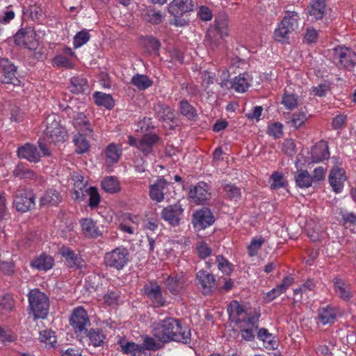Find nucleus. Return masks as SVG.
Listing matches in <instances>:
<instances>
[{
	"mask_svg": "<svg viewBox=\"0 0 356 356\" xmlns=\"http://www.w3.org/2000/svg\"><path fill=\"white\" fill-rule=\"evenodd\" d=\"M143 291L156 307H162L165 305V300L163 298L161 288L157 282H149L144 286Z\"/></svg>",
	"mask_w": 356,
	"mask_h": 356,
	"instance_id": "12",
	"label": "nucleus"
},
{
	"mask_svg": "<svg viewBox=\"0 0 356 356\" xmlns=\"http://www.w3.org/2000/svg\"><path fill=\"white\" fill-rule=\"evenodd\" d=\"M183 211L184 209L180 204L169 205L162 210L161 217L172 226H178L180 223V216Z\"/></svg>",
	"mask_w": 356,
	"mask_h": 356,
	"instance_id": "14",
	"label": "nucleus"
},
{
	"mask_svg": "<svg viewBox=\"0 0 356 356\" xmlns=\"http://www.w3.org/2000/svg\"><path fill=\"white\" fill-rule=\"evenodd\" d=\"M44 136L46 140L52 143H63L67 138L65 128L60 124L59 116L52 113L44 122Z\"/></svg>",
	"mask_w": 356,
	"mask_h": 356,
	"instance_id": "2",
	"label": "nucleus"
},
{
	"mask_svg": "<svg viewBox=\"0 0 356 356\" xmlns=\"http://www.w3.org/2000/svg\"><path fill=\"white\" fill-rule=\"evenodd\" d=\"M138 218L131 214H125L121 220L119 228L121 231L133 234L136 228V220Z\"/></svg>",
	"mask_w": 356,
	"mask_h": 356,
	"instance_id": "33",
	"label": "nucleus"
},
{
	"mask_svg": "<svg viewBox=\"0 0 356 356\" xmlns=\"http://www.w3.org/2000/svg\"><path fill=\"white\" fill-rule=\"evenodd\" d=\"M155 112L158 118L163 121L172 122L175 114L168 106L159 104L155 106Z\"/></svg>",
	"mask_w": 356,
	"mask_h": 356,
	"instance_id": "38",
	"label": "nucleus"
},
{
	"mask_svg": "<svg viewBox=\"0 0 356 356\" xmlns=\"http://www.w3.org/2000/svg\"><path fill=\"white\" fill-rule=\"evenodd\" d=\"M40 339L41 342L45 343V346L49 348L54 347L56 343L55 332L49 330L41 332L40 333Z\"/></svg>",
	"mask_w": 356,
	"mask_h": 356,
	"instance_id": "49",
	"label": "nucleus"
},
{
	"mask_svg": "<svg viewBox=\"0 0 356 356\" xmlns=\"http://www.w3.org/2000/svg\"><path fill=\"white\" fill-rule=\"evenodd\" d=\"M333 58L342 68L351 70L356 65V54L350 48L338 46L334 49Z\"/></svg>",
	"mask_w": 356,
	"mask_h": 356,
	"instance_id": "5",
	"label": "nucleus"
},
{
	"mask_svg": "<svg viewBox=\"0 0 356 356\" xmlns=\"http://www.w3.org/2000/svg\"><path fill=\"white\" fill-rule=\"evenodd\" d=\"M119 344L124 353H131L133 355H136L137 353L143 352V347L134 342L127 341L125 339H120Z\"/></svg>",
	"mask_w": 356,
	"mask_h": 356,
	"instance_id": "44",
	"label": "nucleus"
},
{
	"mask_svg": "<svg viewBox=\"0 0 356 356\" xmlns=\"http://www.w3.org/2000/svg\"><path fill=\"white\" fill-rule=\"evenodd\" d=\"M15 43L31 51H35L39 46V41L35 31L31 29H21L14 37Z\"/></svg>",
	"mask_w": 356,
	"mask_h": 356,
	"instance_id": "7",
	"label": "nucleus"
},
{
	"mask_svg": "<svg viewBox=\"0 0 356 356\" xmlns=\"http://www.w3.org/2000/svg\"><path fill=\"white\" fill-rule=\"evenodd\" d=\"M282 104L286 109L293 110L300 104V99L293 94L285 92L282 97Z\"/></svg>",
	"mask_w": 356,
	"mask_h": 356,
	"instance_id": "47",
	"label": "nucleus"
},
{
	"mask_svg": "<svg viewBox=\"0 0 356 356\" xmlns=\"http://www.w3.org/2000/svg\"><path fill=\"white\" fill-rule=\"evenodd\" d=\"M131 83L140 90H145L152 85V81L146 75L137 74L131 80Z\"/></svg>",
	"mask_w": 356,
	"mask_h": 356,
	"instance_id": "41",
	"label": "nucleus"
},
{
	"mask_svg": "<svg viewBox=\"0 0 356 356\" xmlns=\"http://www.w3.org/2000/svg\"><path fill=\"white\" fill-rule=\"evenodd\" d=\"M283 19H286V24L291 27V29L296 30L298 26L299 16L295 11H286Z\"/></svg>",
	"mask_w": 356,
	"mask_h": 356,
	"instance_id": "57",
	"label": "nucleus"
},
{
	"mask_svg": "<svg viewBox=\"0 0 356 356\" xmlns=\"http://www.w3.org/2000/svg\"><path fill=\"white\" fill-rule=\"evenodd\" d=\"M129 261V251L123 246L118 247L106 252L104 256L106 266L118 270H122L128 264Z\"/></svg>",
	"mask_w": 356,
	"mask_h": 356,
	"instance_id": "4",
	"label": "nucleus"
},
{
	"mask_svg": "<svg viewBox=\"0 0 356 356\" xmlns=\"http://www.w3.org/2000/svg\"><path fill=\"white\" fill-rule=\"evenodd\" d=\"M106 162L108 165L117 163L121 155V147L114 143L109 144L105 149Z\"/></svg>",
	"mask_w": 356,
	"mask_h": 356,
	"instance_id": "32",
	"label": "nucleus"
},
{
	"mask_svg": "<svg viewBox=\"0 0 356 356\" xmlns=\"http://www.w3.org/2000/svg\"><path fill=\"white\" fill-rule=\"evenodd\" d=\"M85 193H87L90 196L89 206L90 207H97L100 202V197L97 188L95 187H90Z\"/></svg>",
	"mask_w": 356,
	"mask_h": 356,
	"instance_id": "62",
	"label": "nucleus"
},
{
	"mask_svg": "<svg viewBox=\"0 0 356 356\" xmlns=\"http://www.w3.org/2000/svg\"><path fill=\"white\" fill-rule=\"evenodd\" d=\"M228 35V22L227 17L225 15L218 17L215 20V24L207 33V38L210 42L211 45L213 43L216 46V42L219 38Z\"/></svg>",
	"mask_w": 356,
	"mask_h": 356,
	"instance_id": "8",
	"label": "nucleus"
},
{
	"mask_svg": "<svg viewBox=\"0 0 356 356\" xmlns=\"http://www.w3.org/2000/svg\"><path fill=\"white\" fill-rule=\"evenodd\" d=\"M196 250L199 257L202 259H205L211 254L212 250L208 244L202 241L197 244Z\"/></svg>",
	"mask_w": 356,
	"mask_h": 356,
	"instance_id": "60",
	"label": "nucleus"
},
{
	"mask_svg": "<svg viewBox=\"0 0 356 356\" xmlns=\"http://www.w3.org/2000/svg\"><path fill=\"white\" fill-rule=\"evenodd\" d=\"M54 264V260L52 257L45 253L41 254L40 256L33 259L31 263V266L39 270H48L51 269Z\"/></svg>",
	"mask_w": 356,
	"mask_h": 356,
	"instance_id": "30",
	"label": "nucleus"
},
{
	"mask_svg": "<svg viewBox=\"0 0 356 356\" xmlns=\"http://www.w3.org/2000/svg\"><path fill=\"white\" fill-rule=\"evenodd\" d=\"M102 188L107 193H115L120 191L118 180L114 177H107L102 181Z\"/></svg>",
	"mask_w": 356,
	"mask_h": 356,
	"instance_id": "43",
	"label": "nucleus"
},
{
	"mask_svg": "<svg viewBox=\"0 0 356 356\" xmlns=\"http://www.w3.org/2000/svg\"><path fill=\"white\" fill-rule=\"evenodd\" d=\"M88 337L90 341V343L94 346H100L104 339L105 336L102 333V332L99 329H91L88 333Z\"/></svg>",
	"mask_w": 356,
	"mask_h": 356,
	"instance_id": "48",
	"label": "nucleus"
},
{
	"mask_svg": "<svg viewBox=\"0 0 356 356\" xmlns=\"http://www.w3.org/2000/svg\"><path fill=\"white\" fill-rule=\"evenodd\" d=\"M164 16L159 10L154 9H148L144 16V19L154 24H159L162 22Z\"/></svg>",
	"mask_w": 356,
	"mask_h": 356,
	"instance_id": "53",
	"label": "nucleus"
},
{
	"mask_svg": "<svg viewBox=\"0 0 356 356\" xmlns=\"http://www.w3.org/2000/svg\"><path fill=\"white\" fill-rule=\"evenodd\" d=\"M311 160L312 163H318L330 156L328 146L324 141H321L313 147L311 151Z\"/></svg>",
	"mask_w": 356,
	"mask_h": 356,
	"instance_id": "27",
	"label": "nucleus"
},
{
	"mask_svg": "<svg viewBox=\"0 0 356 356\" xmlns=\"http://www.w3.org/2000/svg\"><path fill=\"white\" fill-rule=\"evenodd\" d=\"M15 307V300L10 295L4 296L0 301V309L6 312L13 311Z\"/></svg>",
	"mask_w": 356,
	"mask_h": 356,
	"instance_id": "58",
	"label": "nucleus"
},
{
	"mask_svg": "<svg viewBox=\"0 0 356 356\" xmlns=\"http://www.w3.org/2000/svg\"><path fill=\"white\" fill-rule=\"evenodd\" d=\"M325 11V0H316L310 3L308 7V18L312 22L321 19Z\"/></svg>",
	"mask_w": 356,
	"mask_h": 356,
	"instance_id": "26",
	"label": "nucleus"
},
{
	"mask_svg": "<svg viewBox=\"0 0 356 356\" xmlns=\"http://www.w3.org/2000/svg\"><path fill=\"white\" fill-rule=\"evenodd\" d=\"M13 204L16 209L21 212H26L35 207V197L31 190L19 188L14 195Z\"/></svg>",
	"mask_w": 356,
	"mask_h": 356,
	"instance_id": "6",
	"label": "nucleus"
},
{
	"mask_svg": "<svg viewBox=\"0 0 356 356\" xmlns=\"http://www.w3.org/2000/svg\"><path fill=\"white\" fill-rule=\"evenodd\" d=\"M264 243V240L262 238H253L248 247L249 256L254 257L257 255Z\"/></svg>",
	"mask_w": 356,
	"mask_h": 356,
	"instance_id": "55",
	"label": "nucleus"
},
{
	"mask_svg": "<svg viewBox=\"0 0 356 356\" xmlns=\"http://www.w3.org/2000/svg\"><path fill=\"white\" fill-rule=\"evenodd\" d=\"M13 175L21 179H35L37 177L36 173L23 163H19L16 166L13 170Z\"/></svg>",
	"mask_w": 356,
	"mask_h": 356,
	"instance_id": "36",
	"label": "nucleus"
},
{
	"mask_svg": "<svg viewBox=\"0 0 356 356\" xmlns=\"http://www.w3.org/2000/svg\"><path fill=\"white\" fill-rule=\"evenodd\" d=\"M154 337L161 343L176 341L186 343L190 340L191 333L186 327H182L179 321L173 318H167L152 325Z\"/></svg>",
	"mask_w": 356,
	"mask_h": 356,
	"instance_id": "1",
	"label": "nucleus"
},
{
	"mask_svg": "<svg viewBox=\"0 0 356 356\" xmlns=\"http://www.w3.org/2000/svg\"><path fill=\"white\" fill-rule=\"evenodd\" d=\"M74 124L76 128H79L80 131L83 132H88L90 134L92 131L89 120L82 113H78L74 118Z\"/></svg>",
	"mask_w": 356,
	"mask_h": 356,
	"instance_id": "46",
	"label": "nucleus"
},
{
	"mask_svg": "<svg viewBox=\"0 0 356 356\" xmlns=\"http://www.w3.org/2000/svg\"><path fill=\"white\" fill-rule=\"evenodd\" d=\"M70 323L76 333H82L90 325L87 312L82 307L73 309Z\"/></svg>",
	"mask_w": 356,
	"mask_h": 356,
	"instance_id": "9",
	"label": "nucleus"
},
{
	"mask_svg": "<svg viewBox=\"0 0 356 356\" xmlns=\"http://www.w3.org/2000/svg\"><path fill=\"white\" fill-rule=\"evenodd\" d=\"M337 311L330 306L318 310V320L323 325L333 323L337 318Z\"/></svg>",
	"mask_w": 356,
	"mask_h": 356,
	"instance_id": "31",
	"label": "nucleus"
},
{
	"mask_svg": "<svg viewBox=\"0 0 356 356\" xmlns=\"http://www.w3.org/2000/svg\"><path fill=\"white\" fill-rule=\"evenodd\" d=\"M192 222L194 227L204 229L214 222V217L209 209L203 208L193 213Z\"/></svg>",
	"mask_w": 356,
	"mask_h": 356,
	"instance_id": "11",
	"label": "nucleus"
},
{
	"mask_svg": "<svg viewBox=\"0 0 356 356\" xmlns=\"http://www.w3.org/2000/svg\"><path fill=\"white\" fill-rule=\"evenodd\" d=\"M186 279L183 273L168 275L165 281L166 289L172 295L179 294L184 289Z\"/></svg>",
	"mask_w": 356,
	"mask_h": 356,
	"instance_id": "16",
	"label": "nucleus"
},
{
	"mask_svg": "<svg viewBox=\"0 0 356 356\" xmlns=\"http://www.w3.org/2000/svg\"><path fill=\"white\" fill-rule=\"evenodd\" d=\"M332 282L334 291L339 298L348 301L353 298V291L349 283L339 277H335Z\"/></svg>",
	"mask_w": 356,
	"mask_h": 356,
	"instance_id": "19",
	"label": "nucleus"
},
{
	"mask_svg": "<svg viewBox=\"0 0 356 356\" xmlns=\"http://www.w3.org/2000/svg\"><path fill=\"white\" fill-rule=\"evenodd\" d=\"M218 269L223 273L229 275L232 272V266L224 257L218 255L216 257Z\"/></svg>",
	"mask_w": 356,
	"mask_h": 356,
	"instance_id": "56",
	"label": "nucleus"
},
{
	"mask_svg": "<svg viewBox=\"0 0 356 356\" xmlns=\"http://www.w3.org/2000/svg\"><path fill=\"white\" fill-rule=\"evenodd\" d=\"M268 133L274 138H279L283 136V125L280 122H275L268 126Z\"/></svg>",
	"mask_w": 356,
	"mask_h": 356,
	"instance_id": "61",
	"label": "nucleus"
},
{
	"mask_svg": "<svg viewBox=\"0 0 356 356\" xmlns=\"http://www.w3.org/2000/svg\"><path fill=\"white\" fill-rule=\"evenodd\" d=\"M29 308L35 318H44L49 312V298L39 289L30 291L28 295Z\"/></svg>",
	"mask_w": 356,
	"mask_h": 356,
	"instance_id": "3",
	"label": "nucleus"
},
{
	"mask_svg": "<svg viewBox=\"0 0 356 356\" xmlns=\"http://www.w3.org/2000/svg\"><path fill=\"white\" fill-rule=\"evenodd\" d=\"M209 188L207 183L204 181L199 182L189 192V197L193 202L197 204H204L211 197Z\"/></svg>",
	"mask_w": 356,
	"mask_h": 356,
	"instance_id": "15",
	"label": "nucleus"
},
{
	"mask_svg": "<svg viewBox=\"0 0 356 356\" xmlns=\"http://www.w3.org/2000/svg\"><path fill=\"white\" fill-rule=\"evenodd\" d=\"M1 76L3 83L19 86L20 80L17 76V67L7 58L0 60Z\"/></svg>",
	"mask_w": 356,
	"mask_h": 356,
	"instance_id": "10",
	"label": "nucleus"
},
{
	"mask_svg": "<svg viewBox=\"0 0 356 356\" xmlns=\"http://www.w3.org/2000/svg\"><path fill=\"white\" fill-rule=\"evenodd\" d=\"M74 181V199L76 200H82L85 196V192L87 191V181L84 179L83 176L78 172H75L72 175Z\"/></svg>",
	"mask_w": 356,
	"mask_h": 356,
	"instance_id": "23",
	"label": "nucleus"
},
{
	"mask_svg": "<svg viewBox=\"0 0 356 356\" xmlns=\"http://www.w3.org/2000/svg\"><path fill=\"white\" fill-rule=\"evenodd\" d=\"M259 316L256 314L248 316V320L241 322L239 327L241 330V337L246 341H252L254 338V332L258 329Z\"/></svg>",
	"mask_w": 356,
	"mask_h": 356,
	"instance_id": "13",
	"label": "nucleus"
},
{
	"mask_svg": "<svg viewBox=\"0 0 356 356\" xmlns=\"http://www.w3.org/2000/svg\"><path fill=\"white\" fill-rule=\"evenodd\" d=\"M227 312H229L232 320L238 323L244 322L248 320V316H251L252 315L247 314L237 301H232L230 302L227 307Z\"/></svg>",
	"mask_w": 356,
	"mask_h": 356,
	"instance_id": "24",
	"label": "nucleus"
},
{
	"mask_svg": "<svg viewBox=\"0 0 356 356\" xmlns=\"http://www.w3.org/2000/svg\"><path fill=\"white\" fill-rule=\"evenodd\" d=\"M17 153L19 158L25 159L31 163H38L40 159L37 147L30 143H26L18 147Z\"/></svg>",
	"mask_w": 356,
	"mask_h": 356,
	"instance_id": "22",
	"label": "nucleus"
},
{
	"mask_svg": "<svg viewBox=\"0 0 356 356\" xmlns=\"http://www.w3.org/2000/svg\"><path fill=\"white\" fill-rule=\"evenodd\" d=\"M82 232L87 237L96 238L102 234L103 231L90 218L81 220Z\"/></svg>",
	"mask_w": 356,
	"mask_h": 356,
	"instance_id": "29",
	"label": "nucleus"
},
{
	"mask_svg": "<svg viewBox=\"0 0 356 356\" xmlns=\"http://www.w3.org/2000/svg\"><path fill=\"white\" fill-rule=\"evenodd\" d=\"M306 120V114L303 112H300L293 114L291 122L293 127L298 128L303 125Z\"/></svg>",
	"mask_w": 356,
	"mask_h": 356,
	"instance_id": "63",
	"label": "nucleus"
},
{
	"mask_svg": "<svg viewBox=\"0 0 356 356\" xmlns=\"http://www.w3.org/2000/svg\"><path fill=\"white\" fill-rule=\"evenodd\" d=\"M222 186L225 195L230 200L236 201L241 197V189L235 184L225 181L222 182Z\"/></svg>",
	"mask_w": 356,
	"mask_h": 356,
	"instance_id": "40",
	"label": "nucleus"
},
{
	"mask_svg": "<svg viewBox=\"0 0 356 356\" xmlns=\"http://www.w3.org/2000/svg\"><path fill=\"white\" fill-rule=\"evenodd\" d=\"M159 140V138L156 134H145L138 140L136 147L144 154L147 155L152 152L153 147Z\"/></svg>",
	"mask_w": 356,
	"mask_h": 356,
	"instance_id": "25",
	"label": "nucleus"
},
{
	"mask_svg": "<svg viewBox=\"0 0 356 356\" xmlns=\"http://www.w3.org/2000/svg\"><path fill=\"white\" fill-rule=\"evenodd\" d=\"M95 102L97 105L111 109L114 106V101L111 95L102 92H95L93 95Z\"/></svg>",
	"mask_w": 356,
	"mask_h": 356,
	"instance_id": "37",
	"label": "nucleus"
},
{
	"mask_svg": "<svg viewBox=\"0 0 356 356\" xmlns=\"http://www.w3.org/2000/svg\"><path fill=\"white\" fill-rule=\"evenodd\" d=\"M180 112L182 115L190 120L194 119L197 117L195 108L189 104L186 100H181L180 102Z\"/></svg>",
	"mask_w": 356,
	"mask_h": 356,
	"instance_id": "51",
	"label": "nucleus"
},
{
	"mask_svg": "<svg viewBox=\"0 0 356 356\" xmlns=\"http://www.w3.org/2000/svg\"><path fill=\"white\" fill-rule=\"evenodd\" d=\"M167 186L168 181L163 177H159L155 183L149 186V195L150 198L156 202H163Z\"/></svg>",
	"mask_w": 356,
	"mask_h": 356,
	"instance_id": "20",
	"label": "nucleus"
},
{
	"mask_svg": "<svg viewBox=\"0 0 356 356\" xmlns=\"http://www.w3.org/2000/svg\"><path fill=\"white\" fill-rule=\"evenodd\" d=\"M62 200V196L60 193L54 189L48 190L46 193L40 198V202L42 205H58Z\"/></svg>",
	"mask_w": 356,
	"mask_h": 356,
	"instance_id": "35",
	"label": "nucleus"
},
{
	"mask_svg": "<svg viewBox=\"0 0 356 356\" xmlns=\"http://www.w3.org/2000/svg\"><path fill=\"white\" fill-rule=\"evenodd\" d=\"M54 63L58 67H63L67 69H71L74 64L66 57L63 56H57L54 58Z\"/></svg>",
	"mask_w": 356,
	"mask_h": 356,
	"instance_id": "64",
	"label": "nucleus"
},
{
	"mask_svg": "<svg viewBox=\"0 0 356 356\" xmlns=\"http://www.w3.org/2000/svg\"><path fill=\"white\" fill-rule=\"evenodd\" d=\"M60 254L65 259L66 265L69 268H78L81 262V258L72 250L66 246H63L59 250Z\"/></svg>",
	"mask_w": 356,
	"mask_h": 356,
	"instance_id": "28",
	"label": "nucleus"
},
{
	"mask_svg": "<svg viewBox=\"0 0 356 356\" xmlns=\"http://www.w3.org/2000/svg\"><path fill=\"white\" fill-rule=\"evenodd\" d=\"M197 284L200 286L204 294L211 293L216 286V279L213 275L206 270H200L196 274Z\"/></svg>",
	"mask_w": 356,
	"mask_h": 356,
	"instance_id": "17",
	"label": "nucleus"
},
{
	"mask_svg": "<svg viewBox=\"0 0 356 356\" xmlns=\"http://www.w3.org/2000/svg\"><path fill=\"white\" fill-rule=\"evenodd\" d=\"M346 179V177L343 169L338 167L332 169L329 175V182L335 193L341 192Z\"/></svg>",
	"mask_w": 356,
	"mask_h": 356,
	"instance_id": "21",
	"label": "nucleus"
},
{
	"mask_svg": "<svg viewBox=\"0 0 356 356\" xmlns=\"http://www.w3.org/2000/svg\"><path fill=\"white\" fill-rule=\"evenodd\" d=\"M74 143L76 147V152L79 154L85 153L89 149V143L81 134H79L74 136Z\"/></svg>",
	"mask_w": 356,
	"mask_h": 356,
	"instance_id": "52",
	"label": "nucleus"
},
{
	"mask_svg": "<svg viewBox=\"0 0 356 356\" xmlns=\"http://www.w3.org/2000/svg\"><path fill=\"white\" fill-rule=\"evenodd\" d=\"M245 74L236 76L232 83V88L238 92H244L248 88L250 84Z\"/></svg>",
	"mask_w": 356,
	"mask_h": 356,
	"instance_id": "45",
	"label": "nucleus"
},
{
	"mask_svg": "<svg viewBox=\"0 0 356 356\" xmlns=\"http://www.w3.org/2000/svg\"><path fill=\"white\" fill-rule=\"evenodd\" d=\"M296 185L300 188H309L312 186L313 179L307 170H299L294 175Z\"/></svg>",
	"mask_w": 356,
	"mask_h": 356,
	"instance_id": "34",
	"label": "nucleus"
},
{
	"mask_svg": "<svg viewBox=\"0 0 356 356\" xmlns=\"http://www.w3.org/2000/svg\"><path fill=\"white\" fill-rule=\"evenodd\" d=\"M87 80L82 76H73L70 79L69 86L72 92L79 94L83 92L87 89Z\"/></svg>",
	"mask_w": 356,
	"mask_h": 356,
	"instance_id": "39",
	"label": "nucleus"
},
{
	"mask_svg": "<svg viewBox=\"0 0 356 356\" xmlns=\"http://www.w3.org/2000/svg\"><path fill=\"white\" fill-rule=\"evenodd\" d=\"M161 343L160 341H156L154 338L145 335L143 337V343L141 346L143 347V350H157L162 347Z\"/></svg>",
	"mask_w": 356,
	"mask_h": 356,
	"instance_id": "54",
	"label": "nucleus"
},
{
	"mask_svg": "<svg viewBox=\"0 0 356 356\" xmlns=\"http://www.w3.org/2000/svg\"><path fill=\"white\" fill-rule=\"evenodd\" d=\"M293 31L294 30L291 29L290 26L286 24V19H282L277 28L275 30V38L279 42L284 41L287 38L288 35Z\"/></svg>",
	"mask_w": 356,
	"mask_h": 356,
	"instance_id": "42",
	"label": "nucleus"
},
{
	"mask_svg": "<svg viewBox=\"0 0 356 356\" xmlns=\"http://www.w3.org/2000/svg\"><path fill=\"white\" fill-rule=\"evenodd\" d=\"M193 7L192 0H173L168 5V12L174 17H179L193 10Z\"/></svg>",
	"mask_w": 356,
	"mask_h": 356,
	"instance_id": "18",
	"label": "nucleus"
},
{
	"mask_svg": "<svg viewBox=\"0 0 356 356\" xmlns=\"http://www.w3.org/2000/svg\"><path fill=\"white\" fill-rule=\"evenodd\" d=\"M90 38L88 31L84 29L78 32L74 37L73 45L75 49L81 47L88 42Z\"/></svg>",
	"mask_w": 356,
	"mask_h": 356,
	"instance_id": "50",
	"label": "nucleus"
},
{
	"mask_svg": "<svg viewBox=\"0 0 356 356\" xmlns=\"http://www.w3.org/2000/svg\"><path fill=\"white\" fill-rule=\"evenodd\" d=\"M272 189H278L285 186V181L282 173L275 172L270 177Z\"/></svg>",
	"mask_w": 356,
	"mask_h": 356,
	"instance_id": "59",
	"label": "nucleus"
}]
</instances>
